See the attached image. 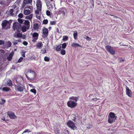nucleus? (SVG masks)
I'll use <instances>...</instances> for the list:
<instances>
[{
  "label": "nucleus",
  "instance_id": "2f4dec72",
  "mask_svg": "<svg viewBox=\"0 0 134 134\" xmlns=\"http://www.w3.org/2000/svg\"><path fill=\"white\" fill-rule=\"evenodd\" d=\"M60 53L62 54L63 55H64L65 54L66 52L65 50L62 49L60 51Z\"/></svg>",
  "mask_w": 134,
  "mask_h": 134
},
{
  "label": "nucleus",
  "instance_id": "1a4fd4ad",
  "mask_svg": "<svg viewBox=\"0 0 134 134\" xmlns=\"http://www.w3.org/2000/svg\"><path fill=\"white\" fill-rule=\"evenodd\" d=\"M66 12L67 10L65 8H60L58 11V14H62V15L63 16H64L65 15Z\"/></svg>",
  "mask_w": 134,
  "mask_h": 134
},
{
  "label": "nucleus",
  "instance_id": "774afa93",
  "mask_svg": "<svg viewBox=\"0 0 134 134\" xmlns=\"http://www.w3.org/2000/svg\"><path fill=\"white\" fill-rule=\"evenodd\" d=\"M51 28V27H49V28L50 29V28Z\"/></svg>",
  "mask_w": 134,
  "mask_h": 134
},
{
  "label": "nucleus",
  "instance_id": "5fc2aeb1",
  "mask_svg": "<svg viewBox=\"0 0 134 134\" xmlns=\"http://www.w3.org/2000/svg\"><path fill=\"white\" fill-rule=\"evenodd\" d=\"M35 13L36 14H39V12L38 10H36L35 11Z\"/></svg>",
  "mask_w": 134,
  "mask_h": 134
},
{
  "label": "nucleus",
  "instance_id": "4c0bfd02",
  "mask_svg": "<svg viewBox=\"0 0 134 134\" xmlns=\"http://www.w3.org/2000/svg\"><path fill=\"white\" fill-rule=\"evenodd\" d=\"M5 100L4 99H2L1 101H0V104L1 105L3 104L5 102Z\"/></svg>",
  "mask_w": 134,
  "mask_h": 134
},
{
  "label": "nucleus",
  "instance_id": "79ce46f5",
  "mask_svg": "<svg viewBox=\"0 0 134 134\" xmlns=\"http://www.w3.org/2000/svg\"><path fill=\"white\" fill-rule=\"evenodd\" d=\"M23 14L20 13L18 15V16L19 18H22L23 17Z\"/></svg>",
  "mask_w": 134,
  "mask_h": 134
},
{
  "label": "nucleus",
  "instance_id": "0e129e2a",
  "mask_svg": "<svg viewBox=\"0 0 134 134\" xmlns=\"http://www.w3.org/2000/svg\"><path fill=\"white\" fill-rule=\"evenodd\" d=\"M29 85L30 86H31L32 85H31V84H29Z\"/></svg>",
  "mask_w": 134,
  "mask_h": 134
},
{
  "label": "nucleus",
  "instance_id": "b1692460",
  "mask_svg": "<svg viewBox=\"0 0 134 134\" xmlns=\"http://www.w3.org/2000/svg\"><path fill=\"white\" fill-rule=\"evenodd\" d=\"M6 85L8 86H11L12 85V82L10 80H8L6 83Z\"/></svg>",
  "mask_w": 134,
  "mask_h": 134
},
{
  "label": "nucleus",
  "instance_id": "69168bd1",
  "mask_svg": "<svg viewBox=\"0 0 134 134\" xmlns=\"http://www.w3.org/2000/svg\"><path fill=\"white\" fill-rule=\"evenodd\" d=\"M15 6H13V8H15Z\"/></svg>",
  "mask_w": 134,
  "mask_h": 134
},
{
  "label": "nucleus",
  "instance_id": "6e6552de",
  "mask_svg": "<svg viewBox=\"0 0 134 134\" xmlns=\"http://www.w3.org/2000/svg\"><path fill=\"white\" fill-rule=\"evenodd\" d=\"M25 89L24 86L23 85H16L15 90L18 92H22Z\"/></svg>",
  "mask_w": 134,
  "mask_h": 134
},
{
  "label": "nucleus",
  "instance_id": "09e8293b",
  "mask_svg": "<svg viewBox=\"0 0 134 134\" xmlns=\"http://www.w3.org/2000/svg\"><path fill=\"white\" fill-rule=\"evenodd\" d=\"M4 43V42L2 40H0V45H2Z\"/></svg>",
  "mask_w": 134,
  "mask_h": 134
},
{
  "label": "nucleus",
  "instance_id": "ea45409f",
  "mask_svg": "<svg viewBox=\"0 0 134 134\" xmlns=\"http://www.w3.org/2000/svg\"><path fill=\"white\" fill-rule=\"evenodd\" d=\"M23 58L22 57H20L18 61V63H20L23 60Z\"/></svg>",
  "mask_w": 134,
  "mask_h": 134
},
{
  "label": "nucleus",
  "instance_id": "a878e982",
  "mask_svg": "<svg viewBox=\"0 0 134 134\" xmlns=\"http://www.w3.org/2000/svg\"><path fill=\"white\" fill-rule=\"evenodd\" d=\"M18 21L20 24L23 23L24 22L25 20L22 19L20 18H19L18 19Z\"/></svg>",
  "mask_w": 134,
  "mask_h": 134
},
{
  "label": "nucleus",
  "instance_id": "9b49d317",
  "mask_svg": "<svg viewBox=\"0 0 134 134\" xmlns=\"http://www.w3.org/2000/svg\"><path fill=\"white\" fill-rule=\"evenodd\" d=\"M42 37L43 38L47 37L48 34V29L46 28L43 29V30Z\"/></svg>",
  "mask_w": 134,
  "mask_h": 134
},
{
  "label": "nucleus",
  "instance_id": "3c124183",
  "mask_svg": "<svg viewBox=\"0 0 134 134\" xmlns=\"http://www.w3.org/2000/svg\"><path fill=\"white\" fill-rule=\"evenodd\" d=\"M12 45V44L10 42H9L8 43V46L9 47H10Z\"/></svg>",
  "mask_w": 134,
  "mask_h": 134
},
{
  "label": "nucleus",
  "instance_id": "49530a36",
  "mask_svg": "<svg viewBox=\"0 0 134 134\" xmlns=\"http://www.w3.org/2000/svg\"><path fill=\"white\" fill-rule=\"evenodd\" d=\"M25 7H26L25 8H29L31 9L32 8V7L30 6H26Z\"/></svg>",
  "mask_w": 134,
  "mask_h": 134
},
{
  "label": "nucleus",
  "instance_id": "20e7f679",
  "mask_svg": "<svg viewBox=\"0 0 134 134\" xmlns=\"http://www.w3.org/2000/svg\"><path fill=\"white\" fill-rule=\"evenodd\" d=\"M22 26L21 25L17 22H15L13 24V28L14 31L16 30L17 31H20L21 29H23L24 27L21 28Z\"/></svg>",
  "mask_w": 134,
  "mask_h": 134
},
{
  "label": "nucleus",
  "instance_id": "4468645a",
  "mask_svg": "<svg viewBox=\"0 0 134 134\" xmlns=\"http://www.w3.org/2000/svg\"><path fill=\"white\" fill-rule=\"evenodd\" d=\"M32 1V0H24L22 4L23 7H25L26 4H30L31 5Z\"/></svg>",
  "mask_w": 134,
  "mask_h": 134
},
{
  "label": "nucleus",
  "instance_id": "7ed1b4c3",
  "mask_svg": "<svg viewBox=\"0 0 134 134\" xmlns=\"http://www.w3.org/2000/svg\"><path fill=\"white\" fill-rule=\"evenodd\" d=\"M11 21L5 20L3 21L1 24L2 28L4 29H8L10 28V26L11 23Z\"/></svg>",
  "mask_w": 134,
  "mask_h": 134
},
{
  "label": "nucleus",
  "instance_id": "39448f33",
  "mask_svg": "<svg viewBox=\"0 0 134 134\" xmlns=\"http://www.w3.org/2000/svg\"><path fill=\"white\" fill-rule=\"evenodd\" d=\"M67 125L69 127L74 130L76 129V127L74 122L71 120L68 121L67 123Z\"/></svg>",
  "mask_w": 134,
  "mask_h": 134
},
{
  "label": "nucleus",
  "instance_id": "603ef678",
  "mask_svg": "<svg viewBox=\"0 0 134 134\" xmlns=\"http://www.w3.org/2000/svg\"><path fill=\"white\" fill-rule=\"evenodd\" d=\"M23 44L25 45H27L28 44V43L26 41H24L23 42Z\"/></svg>",
  "mask_w": 134,
  "mask_h": 134
},
{
  "label": "nucleus",
  "instance_id": "6ab92c4d",
  "mask_svg": "<svg viewBox=\"0 0 134 134\" xmlns=\"http://www.w3.org/2000/svg\"><path fill=\"white\" fill-rule=\"evenodd\" d=\"M43 46V44L42 42H38L36 46L38 49H40L42 48Z\"/></svg>",
  "mask_w": 134,
  "mask_h": 134
},
{
  "label": "nucleus",
  "instance_id": "f8f14e48",
  "mask_svg": "<svg viewBox=\"0 0 134 134\" xmlns=\"http://www.w3.org/2000/svg\"><path fill=\"white\" fill-rule=\"evenodd\" d=\"M38 34L36 32L32 34V41L34 42H35L36 41V40L38 39Z\"/></svg>",
  "mask_w": 134,
  "mask_h": 134
},
{
  "label": "nucleus",
  "instance_id": "de8ad7c7",
  "mask_svg": "<svg viewBox=\"0 0 134 134\" xmlns=\"http://www.w3.org/2000/svg\"><path fill=\"white\" fill-rule=\"evenodd\" d=\"M25 52H24V51H23V52H22V56L23 57H25Z\"/></svg>",
  "mask_w": 134,
  "mask_h": 134
},
{
  "label": "nucleus",
  "instance_id": "a211bd4d",
  "mask_svg": "<svg viewBox=\"0 0 134 134\" xmlns=\"http://www.w3.org/2000/svg\"><path fill=\"white\" fill-rule=\"evenodd\" d=\"M20 31H17L14 34V36L16 38L21 37L22 36V34L20 33Z\"/></svg>",
  "mask_w": 134,
  "mask_h": 134
},
{
  "label": "nucleus",
  "instance_id": "7c9ffc66",
  "mask_svg": "<svg viewBox=\"0 0 134 134\" xmlns=\"http://www.w3.org/2000/svg\"><path fill=\"white\" fill-rule=\"evenodd\" d=\"M68 37L67 36H64L63 37V40L64 41H66L68 40Z\"/></svg>",
  "mask_w": 134,
  "mask_h": 134
},
{
  "label": "nucleus",
  "instance_id": "4d7b16f0",
  "mask_svg": "<svg viewBox=\"0 0 134 134\" xmlns=\"http://www.w3.org/2000/svg\"><path fill=\"white\" fill-rule=\"evenodd\" d=\"M120 62H123L124 61V60L123 59H122V58L120 59Z\"/></svg>",
  "mask_w": 134,
  "mask_h": 134
},
{
  "label": "nucleus",
  "instance_id": "c85d7f7f",
  "mask_svg": "<svg viewBox=\"0 0 134 134\" xmlns=\"http://www.w3.org/2000/svg\"><path fill=\"white\" fill-rule=\"evenodd\" d=\"M2 90L4 91H9L10 89L7 87H4L2 89Z\"/></svg>",
  "mask_w": 134,
  "mask_h": 134
},
{
  "label": "nucleus",
  "instance_id": "864d4df0",
  "mask_svg": "<svg viewBox=\"0 0 134 134\" xmlns=\"http://www.w3.org/2000/svg\"><path fill=\"white\" fill-rule=\"evenodd\" d=\"M21 37L22 38L24 39L26 37V36L25 35H23L22 34V36Z\"/></svg>",
  "mask_w": 134,
  "mask_h": 134
},
{
  "label": "nucleus",
  "instance_id": "393cba45",
  "mask_svg": "<svg viewBox=\"0 0 134 134\" xmlns=\"http://www.w3.org/2000/svg\"><path fill=\"white\" fill-rule=\"evenodd\" d=\"M14 10L13 9H11L9 10V14L12 16H13L14 15V14L13 13Z\"/></svg>",
  "mask_w": 134,
  "mask_h": 134
},
{
  "label": "nucleus",
  "instance_id": "5701e85b",
  "mask_svg": "<svg viewBox=\"0 0 134 134\" xmlns=\"http://www.w3.org/2000/svg\"><path fill=\"white\" fill-rule=\"evenodd\" d=\"M39 26V24L38 23H36L34 25V28L35 29H37Z\"/></svg>",
  "mask_w": 134,
  "mask_h": 134
},
{
  "label": "nucleus",
  "instance_id": "13d9d810",
  "mask_svg": "<svg viewBox=\"0 0 134 134\" xmlns=\"http://www.w3.org/2000/svg\"><path fill=\"white\" fill-rule=\"evenodd\" d=\"M1 51L2 53H4V51L3 49H1Z\"/></svg>",
  "mask_w": 134,
  "mask_h": 134
},
{
  "label": "nucleus",
  "instance_id": "aec40b11",
  "mask_svg": "<svg viewBox=\"0 0 134 134\" xmlns=\"http://www.w3.org/2000/svg\"><path fill=\"white\" fill-rule=\"evenodd\" d=\"M71 46L72 47L75 48L79 47H81V46L79 44L76 43H72V44Z\"/></svg>",
  "mask_w": 134,
  "mask_h": 134
},
{
  "label": "nucleus",
  "instance_id": "a18cd8bd",
  "mask_svg": "<svg viewBox=\"0 0 134 134\" xmlns=\"http://www.w3.org/2000/svg\"><path fill=\"white\" fill-rule=\"evenodd\" d=\"M30 132V131L29 130V129H26L23 132L22 134H23L24 133H26V132Z\"/></svg>",
  "mask_w": 134,
  "mask_h": 134
},
{
  "label": "nucleus",
  "instance_id": "a19ab883",
  "mask_svg": "<svg viewBox=\"0 0 134 134\" xmlns=\"http://www.w3.org/2000/svg\"><path fill=\"white\" fill-rule=\"evenodd\" d=\"M41 53L42 54L45 53L46 52V51L45 49H41Z\"/></svg>",
  "mask_w": 134,
  "mask_h": 134
},
{
  "label": "nucleus",
  "instance_id": "bf43d9fd",
  "mask_svg": "<svg viewBox=\"0 0 134 134\" xmlns=\"http://www.w3.org/2000/svg\"><path fill=\"white\" fill-rule=\"evenodd\" d=\"M97 98H94V99H92V100H97Z\"/></svg>",
  "mask_w": 134,
  "mask_h": 134
},
{
  "label": "nucleus",
  "instance_id": "c03bdc74",
  "mask_svg": "<svg viewBox=\"0 0 134 134\" xmlns=\"http://www.w3.org/2000/svg\"><path fill=\"white\" fill-rule=\"evenodd\" d=\"M51 24L52 25H55L56 24V23L55 21H51Z\"/></svg>",
  "mask_w": 134,
  "mask_h": 134
},
{
  "label": "nucleus",
  "instance_id": "9d476101",
  "mask_svg": "<svg viewBox=\"0 0 134 134\" xmlns=\"http://www.w3.org/2000/svg\"><path fill=\"white\" fill-rule=\"evenodd\" d=\"M24 23L25 26V27L24 28V31H26V29L28 30L30 26V22L28 20H25Z\"/></svg>",
  "mask_w": 134,
  "mask_h": 134
},
{
  "label": "nucleus",
  "instance_id": "bb28decb",
  "mask_svg": "<svg viewBox=\"0 0 134 134\" xmlns=\"http://www.w3.org/2000/svg\"><path fill=\"white\" fill-rule=\"evenodd\" d=\"M77 32L76 31H75L73 34L74 38L75 40L76 39L77 37Z\"/></svg>",
  "mask_w": 134,
  "mask_h": 134
},
{
  "label": "nucleus",
  "instance_id": "c756f323",
  "mask_svg": "<svg viewBox=\"0 0 134 134\" xmlns=\"http://www.w3.org/2000/svg\"><path fill=\"white\" fill-rule=\"evenodd\" d=\"M61 44H60V45H59L57 46L56 48V50L57 51H59L60 50L61 47Z\"/></svg>",
  "mask_w": 134,
  "mask_h": 134
},
{
  "label": "nucleus",
  "instance_id": "338daca9",
  "mask_svg": "<svg viewBox=\"0 0 134 134\" xmlns=\"http://www.w3.org/2000/svg\"><path fill=\"white\" fill-rule=\"evenodd\" d=\"M2 120H5V119H3Z\"/></svg>",
  "mask_w": 134,
  "mask_h": 134
},
{
  "label": "nucleus",
  "instance_id": "2eb2a0df",
  "mask_svg": "<svg viewBox=\"0 0 134 134\" xmlns=\"http://www.w3.org/2000/svg\"><path fill=\"white\" fill-rule=\"evenodd\" d=\"M37 4H36L37 7V9L39 11H40L42 8V3L40 0H37Z\"/></svg>",
  "mask_w": 134,
  "mask_h": 134
},
{
  "label": "nucleus",
  "instance_id": "72a5a7b5",
  "mask_svg": "<svg viewBox=\"0 0 134 134\" xmlns=\"http://www.w3.org/2000/svg\"><path fill=\"white\" fill-rule=\"evenodd\" d=\"M72 119L74 121H75L76 120V116L75 114H73L72 115Z\"/></svg>",
  "mask_w": 134,
  "mask_h": 134
},
{
  "label": "nucleus",
  "instance_id": "ddd939ff",
  "mask_svg": "<svg viewBox=\"0 0 134 134\" xmlns=\"http://www.w3.org/2000/svg\"><path fill=\"white\" fill-rule=\"evenodd\" d=\"M8 115L11 119H15L16 118V116L14 113L12 112H8Z\"/></svg>",
  "mask_w": 134,
  "mask_h": 134
},
{
  "label": "nucleus",
  "instance_id": "e2e57ef3",
  "mask_svg": "<svg viewBox=\"0 0 134 134\" xmlns=\"http://www.w3.org/2000/svg\"><path fill=\"white\" fill-rule=\"evenodd\" d=\"M67 132L68 133V134H69V131L68 130H67Z\"/></svg>",
  "mask_w": 134,
  "mask_h": 134
},
{
  "label": "nucleus",
  "instance_id": "f03ea898",
  "mask_svg": "<svg viewBox=\"0 0 134 134\" xmlns=\"http://www.w3.org/2000/svg\"><path fill=\"white\" fill-rule=\"evenodd\" d=\"M108 122L109 123H112L115 121L116 120L117 116H116L115 114L113 112H110L109 114Z\"/></svg>",
  "mask_w": 134,
  "mask_h": 134
},
{
  "label": "nucleus",
  "instance_id": "e433bc0d",
  "mask_svg": "<svg viewBox=\"0 0 134 134\" xmlns=\"http://www.w3.org/2000/svg\"><path fill=\"white\" fill-rule=\"evenodd\" d=\"M48 21L47 19H45L43 20V23L44 24H46L48 23Z\"/></svg>",
  "mask_w": 134,
  "mask_h": 134
},
{
  "label": "nucleus",
  "instance_id": "473e14b6",
  "mask_svg": "<svg viewBox=\"0 0 134 134\" xmlns=\"http://www.w3.org/2000/svg\"><path fill=\"white\" fill-rule=\"evenodd\" d=\"M67 43H64L62 44H61L62 45V48L63 49H65L66 48V46H67Z\"/></svg>",
  "mask_w": 134,
  "mask_h": 134
},
{
  "label": "nucleus",
  "instance_id": "37998d69",
  "mask_svg": "<svg viewBox=\"0 0 134 134\" xmlns=\"http://www.w3.org/2000/svg\"><path fill=\"white\" fill-rule=\"evenodd\" d=\"M46 14L48 16L51 15V13L49 10H47L46 12Z\"/></svg>",
  "mask_w": 134,
  "mask_h": 134
},
{
  "label": "nucleus",
  "instance_id": "052dcab7",
  "mask_svg": "<svg viewBox=\"0 0 134 134\" xmlns=\"http://www.w3.org/2000/svg\"><path fill=\"white\" fill-rule=\"evenodd\" d=\"M18 2V3L19 2V3H20V2H21V0H20L19 1H18V0H17L16 1V2Z\"/></svg>",
  "mask_w": 134,
  "mask_h": 134
},
{
  "label": "nucleus",
  "instance_id": "c9c22d12",
  "mask_svg": "<svg viewBox=\"0 0 134 134\" xmlns=\"http://www.w3.org/2000/svg\"><path fill=\"white\" fill-rule=\"evenodd\" d=\"M44 59L45 61L49 62V58L47 57H45L44 58Z\"/></svg>",
  "mask_w": 134,
  "mask_h": 134
},
{
  "label": "nucleus",
  "instance_id": "f3484780",
  "mask_svg": "<svg viewBox=\"0 0 134 134\" xmlns=\"http://www.w3.org/2000/svg\"><path fill=\"white\" fill-rule=\"evenodd\" d=\"M126 94L129 97L132 96V92L127 86L126 87Z\"/></svg>",
  "mask_w": 134,
  "mask_h": 134
},
{
  "label": "nucleus",
  "instance_id": "58836bf2",
  "mask_svg": "<svg viewBox=\"0 0 134 134\" xmlns=\"http://www.w3.org/2000/svg\"><path fill=\"white\" fill-rule=\"evenodd\" d=\"M30 91L35 94L36 93V91L35 89H32L30 90Z\"/></svg>",
  "mask_w": 134,
  "mask_h": 134
},
{
  "label": "nucleus",
  "instance_id": "423d86ee",
  "mask_svg": "<svg viewBox=\"0 0 134 134\" xmlns=\"http://www.w3.org/2000/svg\"><path fill=\"white\" fill-rule=\"evenodd\" d=\"M67 105L68 107L71 108H72L75 107L76 106L77 103L74 101L71 100H70L67 102Z\"/></svg>",
  "mask_w": 134,
  "mask_h": 134
},
{
  "label": "nucleus",
  "instance_id": "f257e3e1",
  "mask_svg": "<svg viewBox=\"0 0 134 134\" xmlns=\"http://www.w3.org/2000/svg\"><path fill=\"white\" fill-rule=\"evenodd\" d=\"M25 75L29 80L33 81L35 79H36V74L35 72L31 69L27 70V72L25 73Z\"/></svg>",
  "mask_w": 134,
  "mask_h": 134
},
{
  "label": "nucleus",
  "instance_id": "dca6fc26",
  "mask_svg": "<svg viewBox=\"0 0 134 134\" xmlns=\"http://www.w3.org/2000/svg\"><path fill=\"white\" fill-rule=\"evenodd\" d=\"M52 1L53 0H46V3L48 8H53V6L51 3Z\"/></svg>",
  "mask_w": 134,
  "mask_h": 134
},
{
  "label": "nucleus",
  "instance_id": "8fccbe9b",
  "mask_svg": "<svg viewBox=\"0 0 134 134\" xmlns=\"http://www.w3.org/2000/svg\"><path fill=\"white\" fill-rule=\"evenodd\" d=\"M86 38L87 40L89 41H90L91 40V38L88 36L86 37Z\"/></svg>",
  "mask_w": 134,
  "mask_h": 134
},
{
  "label": "nucleus",
  "instance_id": "0eeeda50",
  "mask_svg": "<svg viewBox=\"0 0 134 134\" xmlns=\"http://www.w3.org/2000/svg\"><path fill=\"white\" fill-rule=\"evenodd\" d=\"M105 48L107 51L111 54L114 55L115 54V51L113 49V47L111 46H107L105 47Z\"/></svg>",
  "mask_w": 134,
  "mask_h": 134
},
{
  "label": "nucleus",
  "instance_id": "4be33fe9",
  "mask_svg": "<svg viewBox=\"0 0 134 134\" xmlns=\"http://www.w3.org/2000/svg\"><path fill=\"white\" fill-rule=\"evenodd\" d=\"M24 14L25 15H28L30 13V11L28 9L25 10L24 11Z\"/></svg>",
  "mask_w": 134,
  "mask_h": 134
},
{
  "label": "nucleus",
  "instance_id": "cd10ccee",
  "mask_svg": "<svg viewBox=\"0 0 134 134\" xmlns=\"http://www.w3.org/2000/svg\"><path fill=\"white\" fill-rule=\"evenodd\" d=\"M12 55L11 54H10L9 56L7 57V59L9 61H10L12 58Z\"/></svg>",
  "mask_w": 134,
  "mask_h": 134
},
{
  "label": "nucleus",
  "instance_id": "680f3d73",
  "mask_svg": "<svg viewBox=\"0 0 134 134\" xmlns=\"http://www.w3.org/2000/svg\"><path fill=\"white\" fill-rule=\"evenodd\" d=\"M17 41H18L19 42H21V40H17Z\"/></svg>",
  "mask_w": 134,
  "mask_h": 134
},
{
  "label": "nucleus",
  "instance_id": "412c9836",
  "mask_svg": "<svg viewBox=\"0 0 134 134\" xmlns=\"http://www.w3.org/2000/svg\"><path fill=\"white\" fill-rule=\"evenodd\" d=\"M78 99V98L77 97H74V96H72V97H70V98H69L70 99H71L72 100L75 101H74V102H75L76 103L77 102Z\"/></svg>",
  "mask_w": 134,
  "mask_h": 134
},
{
  "label": "nucleus",
  "instance_id": "6e6d98bb",
  "mask_svg": "<svg viewBox=\"0 0 134 134\" xmlns=\"http://www.w3.org/2000/svg\"><path fill=\"white\" fill-rule=\"evenodd\" d=\"M14 44H18L17 40H16V41H14Z\"/></svg>",
  "mask_w": 134,
  "mask_h": 134
},
{
  "label": "nucleus",
  "instance_id": "f704fd0d",
  "mask_svg": "<svg viewBox=\"0 0 134 134\" xmlns=\"http://www.w3.org/2000/svg\"><path fill=\"white\" fill-rule=\"evenodd\" d=\"M32 15L30 14L29 16H27L26 17V18L29 19H32Z\"/></svg>",
  "mask_w": 134,
  "mask_h": 134
}]
</instances>
